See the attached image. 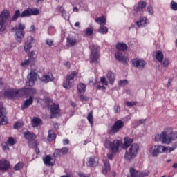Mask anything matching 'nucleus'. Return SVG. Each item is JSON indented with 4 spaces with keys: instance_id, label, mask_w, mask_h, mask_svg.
I'll use <instances>...</instances> for the list:
<instances>
[{
    "instance_id": "nucleus-1",
    "label": "nucleus",
    "mask_w": 177,
    "mask_h": 177,
    "mask_svg": "<svg viewBox=\"0 0 177 177\" xmlns=\"http://www.w3.org/2000/svg\"><path fill=\"white\" fill-rule=\"evenodd\" d=\"M177 131H172L171 129L167 128L160 134H156L155 136V142H162L165 145H169L172 140H176Z\"/></svg>"
},
{
    "instance_id": "nucleus-2",
    "label": "nucleus",
    "mask_w": 177,
    "mask_h": 177,
    "mask_svg": "<svg viewBox=\"0 0 177 177\" xmlns=\"http://www.w3.org/2000/svg\"><path fill=\"white\" fill-rule=\"evenodd\" d=\"M39 15V10L38 8H28L20 13V10H15L13 16L10 19V21H16L19 17H30V16H38Z\"/></svg>"
},
{
    "instance_id": "nucleus-3",
    "label": "nucleus",
    "mask_w": 177,
    "mask_h": 177,
    "mask_svg": "<svg viewBox=\"0 0 177 177\" xmlns=\"http://www.w3.org/2000/svg\"><path fill=\"white\" fill-rule=\"evenodd\" d=\"M12 30L15 32L16 41H17V42H21V41H23V39L24 38V34H26V32L24 31V30H26V25L20 22L18 24L15 25Z\"/></svg>"
},
{
    "instance_id": "nucleus-4",
    "label": "nucleus",
    "mask_w": 177,
    "mask_h": 177,
    "mask_svg": "<svg viewBox=\"0 0 177 177\" xmlns=\"http://www.w3.org/2000/svg\"><path fill=\"white\" fill-rule=\"evenodd\" d=\"M10 13L8 10H3L0 14V32H3L6 30V26L9 23Z\"/></svg>"
},
{
    "instance_id": "nucleus-5",
    "label": "nucleus",
    "mask_w": 177,
    "mask_h": 177,
    "mask_svg": "<svg viewBox=\"0 0 177 177\" xmlns=\"http://www.w3.org/2000/svg\"><path fill=\"white\" fill-rule=\"evenodd\" d=\"M104 146L109 150H111L112 153H118L120 147L122 146V141L115 140L113 142L106 140L104 142Z\"/></svg>"
},
{
    "instance_id": "nucleus-6",
    "label": "nucleus",
    "mask_w": 177,
    "mask_h": 177,
    "mask_svg": "<svg viewBox=\"0 0 177 177\" xmlns=\"http://www.w3.org/2000/svg\"><path fill=\"white\" fill-rule=\"evenodd\" d=\"M139 150V145L136 143L133 144L129 150H127L124 154V158L127 161H131L133 160L136 156H138V151Z\"/></svg>"
},
{
    "instance_id": "nucleus-7",
    "label": "nucleus",
    "mask_w": 177,
    "mask_h": 177,
    "mask_svg": "<svg viewBox=\"0 0 177 177\" xmlns=\"http://www.w3.org/2000/svg\"><path fill=\"white\" fill-rule=\"evenodd\" d=\"M89 48L91 49L90 63H97V59H99V46L91 44Z\"/></svg>"
},
{
    "instance_id": "nucleus-8",
    "label": "nucleus",
    "mask_w": 177,
    "mask_h": 177,
    "mask_svg": "<svg viewBox=\"0 0 177 177\" xmlns=\"http://www.w3.org/2000/svg\"><path fill=\"white\" fill-rule=\"evenodd\" d=\"M77 77V71H73L71 74H68L66 77V80L64 81L63 87L65 89H70L73 86V80Z\"/></svg>"
},
{
    "instance_id": "nucleus-9",
    "label": "nucleus",
    "mask_w": 177,
    "mask_h": 177,
    "mask_svg": "<svg viewBox=\"0 0 177 177\" xmlns=\"http://www.w3.org/2000/svg\"><path fill=\"white\" fill-rule=\"evenodd\" d=\"M166 148L162 145H153L149 149L152 157H157L160 153H165Z\"/></svg>"
},
{
    "instance_id": "nucleus-10",
    "label": "nucleus",
    "mask_w": 177,
    "mask_h": 177,
    "mask_svg": "<svg viewBox=\"0 0 177 177\" xmlns=\"http://www.w3.org/2000/svg\"><path fill=\"white\" fill-rule=\"evenodd\" d=\"M24 135V138L28 140L29 146H31L32 143V146H38V141L35 140V139H37V136L34 133L27 131L25 132Z\"/></svg>"
},
{
    "instance_id": "nucleus-11",
    "label": "nucleus",
    "mask_w": 177,
    "mask_h": 177,
    "mask_svg": "<svg viewBox=\"0 0 177 177\" xmlns=\"http://www.w3.org/2000/svg\"><path fill=\"white\" fill-rule=\"evenodd\" d=\"M125 125V122L121 120H118L114 122V124L111 126L110 133H118L124 126Z\"/></svg>"
},
{
    "instance_id": "nucleus-12",
    "label": "nucleus",
    "mask_w": 177,
    "mask_h": 177,
    "mask_svg": "<svg viewBox=\"0 0 177 177\" xmlns=\"http://www.w3.org/2000/svg\"><path fill=\"white\" fill-rule=\"evenodd\" d=\"M21 93L20 89L9 88L4 91V96L7 99H15L19 96V94Z\"/></svg>"
},
{
    "instance_id": "nucleus-13",
    "label": "nucleus",
    "mask_w": 177,
    "mask_h": 177,
    "mask_svg": "<svg viewBox=\"0 0 177 177\" xmlns=\"http://www.w3.org/2000/svg\"><path fill=\"white\" fill-rule=\"evenodd\" d=\"M115 59L116 60H118V62H121V63H123L124 66H128V62L129 61V59L124 55L122 52L117 51L115 53Z\"/></svg>"
},
{
    "instance_id": "nucleus-14",
    "label": "nucleus",
    "mask_w": 177,
    "mask_h": 177,
    "mask_svg": "<svg viewBox=\"0 0 177 177\" xmlns=\"http://www.w3.org/2000/svg\"><path fill=\"white\" fill-rule=\"evenodd\" d=\"M34 44H35V39L32 37H29L24 46L26 53H30V50H31Z\"/></svg>"
},
{
    "instance_id": "nucleus-15",
    "label": "nucleus",
    "mask_w": 177,
    "mask_h": 177,
    "mask_svg": "<svg viewBox=\"0 0 177 177\" xmlns=\"http://www.w3.org/2000/svg\"><path fill=\"white\" fill-rule=\"evenodd\" d=\"M132 64L133 67H136L138 70H143V68H145V66H146V61L135 58L132 59Z\"/></svg>"
},
{
    "instance_id": "nucleus-16",
    "label": "nucleus",
    "mask_w": 177,
    "mask_h": 177,
    "mask_svg": "<svg viewBox=\"0 0 177 177\" xmlns=\"http://www.w3.org/2000/svg\"><path fill=\"white\" fill-rule=\"evenodd\" d=\"M147 24H150V21H149V19L146 17L141 16L139 18V20L136 21V28L138 30V28H140V27H146Z\"/></svg>"
},
{
    "instance_id": "nucleus-17",
    "label": "nucleus",
    "mask_w": 177,
    "mask_h": 177,
    "mask_svg": "<svg viewBox=\"0 0 177 177\" xmlns=\"http://www.w3.org/2000/svg\"><path fill=\"white\" fill-rule=\"evenodd\" d=\"M6 113V109L3 108L2 104H0V125H6V124H8V118L3 115Z\"/></svg>"
},
{
    "instance_id": "nucleus-18",
    "label": "nucleus",
    "mask_w": 177,
    "mask_h": 177,
    "mask_svg": "<svg viewBox=\"0 0 177 177\" xmlns=\"http://www.w3.org/2000/svg\"><path fill=\"white\" fill-rule=\"evenodd\" d=\"M38 75L35 72H31L30 75H28V81L26 83V86H34L35 81H37Z\"/></svg>"
},
{
    "instance_id": "nucleus-19",
    "label": "nucleus",
    "mask_w": 177,
    "mask_h": 177,
    "mask_svg": "<svg viewBox=\"0 0 177 177\" xmlns=\"http://www.w3.org/2000/svg\"><path fill=\"white\" fill-rule=\"evenodd\" d=\"M145 8H146V2L140 1L138 5L133 7V12H136V13L142 12L145 10Z\"/></svg>"
},
{
    "instance_id": "nucleus-20",
    "label": "nucleus",
    "mask_w": 177,
    "mask_h": 177,
    "mask_svg": "<svg viewBox=\"0 0 177 177\" xmlns=\"http://www.w3.org/2000/svg\"><path fill=\"white\" fill-rule=\"evenodd\" d=\"M99 164V158L96 156H91L86 163L87 167H96Z\"/></svg>"
},
{
    "instance_id": "nucleus-21",
    "label": "nucleus",
    "mask_w": 177,
    "mask_h": 177,
    "mask_svg": "<svg viewBox=\"0 0 177 177\" xmlns=\"http://www.w3.org/2000/svg\"><path fill=\"white\" fill-rule=\"evenodd\" d=\"M10 165L9 161L2 159L0 160V171H8L9 169Z\"/></svg>"
},
{
    "instance_id": "nucleus-22",
    "label": "nucleus",
    "mask_w": 177,
    "mask_h": 177,
    "mask_svg": "<svg viewBox=\"0 0 177 177\" xmlns=\"http://www.w3.org/2000/svg\"><path fill=\"white\" fill-rule=\"evenodd\" d=\"M34 103V97L32 95H30L28 99L25 100L24 104L21 106V110H24L26 109H28L31 104Z\"/></svg>"
},
{
    "instance_id": "nucleus-23",
    "label": "nucleus",
    "mask_w": 177,
    "mask_h": 177,
    "mask_svg": "<svg viewBox=\"0 0 177 177\" xmlns=\"http://www.w3.org/2000/svg\"><path fill=\"white\" fill-rule=\"evenodd\" d=\"M53 80V75L51 73H48L43 75L41 78V81L44 82V84H48V82H50V81Z\"/></svg>"
},
{
    "instance_id": "nucleus-24",
    "label": "nucleus",
    "mask_w": 177,
    "mask_h": 177,
    "mask_svg": "<svg viewBox=\"0 0 177 177\" xmlns=\"http://www.w3.org/2000/svg\"><path fill=\"white\" fill-rule=\"evenodd\" d=\"M77 44V39L73 36H68L66 38V45L69 48L74 46Z\"/></svg>"
},
{
    "instance_id": "nucleus-25",
    "label": "nucleus",
    "mask_w": 177,
    "mask_h": 177,
    "mask_svg": "<svg viewBox=\"0 0 177 177\" xmlns=\"http://www.w3.org/2000/svg\"><path fill=\"white\" fill-rule=\"evenodd\" d=\"M21 92H24L25 95H28L30 96H34V95L37 94V90L32 88H27L20 89Z\"/></svg>"
},
{
    "instance_id": "nucleus-26",
    "label": "nucleus",
    "mask_w": 177,
    "mask_h": 177,
    "mask_svg": "<svg viewBox=\"0 0 177 177\" xmlns=\"http://www.w3.org/2000/svg\"><path fill=\"white\" fill-rule=\"evenodd\" d=\"M51 118L53 114H59L60 113V107L58 104H53L50 107Z\"/></svg>"
},
{
    "instance_id": "nucleus-27",
    "label": "nucleus",
    "mask_w": 177,
    "mask_h": 177,
    "mask_svg": "<svg viewBox=\"0 0 177 177\" xmlns=\"http://www.w3.org/2000/svg\"><path fill=\"white\" fill-rule=\"evenodd\" d=\"M133 143V139L129 137H125L124 139L123 149H128Z\"/></svg>"
},
{
    "instance_id": "nucleus-28",
    "label": "nucleus",
    "mask_w": 177,
    "mask_h": 177,
    "mask_svg": "<svg viewBox=\"0 0 177 177\" xmlns=\"http://www.w3.org/2000/svg\"><path fill=\"white\" fill-rule=\"evenodd\" d=\"M53 158H52V156L50 155H47L44 158H43V161L45 164V165H48V167H53V163L50 161H52Z\"/></svg>"
},
{
    "instance_id": "nucleus-29",
    "label": "nucleus",
    "mask_w": 177,
    "mask_h": 177,
    "mask_svg": "<svg viewBox=\"0 0 177 177\" xmlns=\"http://www.w3.org/2000/svg\"><path fill=\"white\" fill-rule=\"evenodd\" d=\"M116 49L118 52H125L128 49V46L124 43L119 42L116 44Z\"/></svg>"
},
{
    "instance_id": "nucleus-30",
    "label": "nucleus",
    "mask_w": 177,
    "mask_h": 177,
    "mask_svg": "<svg viewBox=\"0 0 177 177\" xmlns=\"http://www.w3.org/2000/svg\"><path fill=\"white\" fill-rule=\"evenodd\" d=\"M42 125V120L41 118L34 117L32 120V126L33 128H35V127H39Z\"/></svg>"
},
{
    "instance_id": "nucleus-31",
    "label": "nucleus",
    "mask_w": 177,
    "mask_h": 177,
    "mask_svg": "<svg viewBox=\"0 0 177 177\" xmlns=\"http://www.w3.org/2000/svg\"><path fill=\"white\" fill-rule=\"evenodd\" d=\"M106 77L111 84V85H113L114 84V81H115V74L111 71H109Z\"/></svg>"
},
{
    "instance_id": "nucleus-32",
    "label": "nucleus",
    "mask_w": 177,
    "mask_h": 177,
    "mask_svg": "<svg viewBox=\"0 0 177 177\" xmlns=\"http://www.w3.org/2000/svg\"><path fill=\"white\" fill-rule=\"evenodd\" d=\"M156 59L159 63H162V62H164V53L160 50L157 51L156 53Z\"/></svg>"
},
{
    "instance_id": "nucleus-33",
    "label": "nucleus",
    "mask_w": 177,
    "mask_h": 177,
    "mask_svg": "<svg viewBox=\"0 0 177 177\" xmlns=\"http://www.w3.org/2000/svg\"><path fill=\"white\" fill-rule=\"evenodd\" d=\"M104 169L102 171L104 175H106L107 172L110 171V163L107 160H104Z\"/></svg>"
},
{
    "instance_id": "nucleus-34",
    "label": "nucleus",
    "mask_w": 177,
    "mask_h": 177,
    "mask_svg": "<svg viewBox=\"0 0 177 177\" xmlns=\"http://www.w3.org/2000/svg\"><path fill=\"white\" fill-rule=\"evenodd\" d=\"M77 91L80 93H84L86 91V85L81 83L77 86Z\"/></svg>"
},
{
    "instance_id": "nucleus-35",
    "label": "nucleus",
    "mask_w": 177,
    "mask_h": 177,
    "mask_svg": "<svg viewBox=\"0 0 177 177\" xmlns=\"http://www.w3.org/2000/svg\"><path fill=\"white\" fill-rule=\"evenodd\" d=\"M98 32L102 35L107 34V32H109V28L104 26V25H101V26L98 29Z\"/></svg>"
},
{
    "instance_id": "nucleus-36",
    "label": "nucleus",
    "mask_w": 177,
    "mask_h": 177,
    "mask_svg": "<svg viewBox=\"0 0 177 177\" xmlns=\"http://www.w3.org/2000/svg\"><path fill=\"white\" fill-rule=\"evenodd\" d=\"M96 23L98 24H100L101 26L106 25V18L104 17H100L97 19H95Z\"/></svg>"
},
{
    "instance_id": "nucleus-37",
    "label": "nucleus",
    "mask_w": 177,
    "mask_h": 177,
    "mask_svg": "<svg viewBox=\"0 0 177 177\" xmlns=\"http://www.w3.org/2000/svg\"><path fill=\"white\" fill-rule=\"evenodd\" d=\"M57 10L60 12L63 18L66 19V17H67V13H66V10H64V8H63L61 6H58L57 7Z\"/></svg>"
},
{
    "instance_id": "nucleus-38",
    "label": "nucleus",
    "mask_w": 177,
    "mask_h": 177,
    "mask_svg": "<svg viewBox=\"0 0 177 177\" xmlns=\"http://www.w3.org/2000/svg\"><path fill=\"white\" fill-rule=\"evenodd\" d=\"M56 139V134H55V132L52 130L48 131V140L52 141L55 140Z\"/></svg>"
},
{
    "instance_id": "nucleus-39",
    "label": "nucleus",
    "mask_w": 177,
    "mask_h": 177,
    "mask_svg": "<svg viewBox=\"0 0 177 177\" xmlns=\"http://www.w3.org/2000/svg\"><path fill=\"white\" fill-rule=\"evenodd\" d=\"M24 167V163L23 162H19L14 167V171H21Z\"/></svg>"
},
{
    "instance_id": "nucleus-40",
    "label": "nucleus",
    "mask_w": 177,
    "mask_h": 177,
    "mask_svg": "<svg viewBox=\"0 0 177 177\" xmlns=\"http://www.w3.org/2000/svg\"><path fill=\"white\" fill-rule=\"evenodd\" d=\"M130 176L128 177H139V171H136L133 168H130Z\"/></svg>"
},
{
    "instance_id": "nucleus-41",
    "label": "nucleus",
    "mask_w": 177,
    "mask_h": 177,
    "mask_svg": "<svg viewBox=\"0 0 177 177\" xmlns=\"http://www.w3.org/2000/svg\"><path fill=\"white\" fill-rule=\"evenodd\" d=\"M165 149H166V153H171V151H174L175 149H177V142H174L172 147H165Z\"/></svg>"
},
{
    "instance_id": "nucleus-42",
    "label": "nucleus",
    "mask_w": 177,
    "mask_h": 177,
    "mask_svg": "<svg viewBox=\"0 0 177 177\" xmlns=\"http://www.w3.org/2000/svg\"><path fill=\"white\" fill-rule=\"evenodd\" d=\"M93 111H91L90 113H88L87 115V120L88 122H90L91 127H93Z\"/></svg>"
},
{
    "instance_id": "nucleus-43",
    "label": "nucleus",
    "mask_w": 177,
    "mask_h": 177,
    "mask_svg": "<svg viewBox=\"0 0 177 177\" xmlns=\"http://www.w3.org/2000/svg\"><path fill=\"white\" fill-rule=\"evenodd\" d=\"M28 59L30 60L32 63H34V62H35V52L32 50L30 53H29Z\"/></svg>"
},
{
    "instance_id": "nucleus-44",
    "label": "nucleus",
    "mask_w": 177,
    "mask_h": 177,
    "mask_svg": "<svg viewBox=\"0 0 177 177\" xmlns=\"http://www.w3.org/2000/svg\"><path fill=\"white\" fill-rule=\"evenodd\" d=\"M7 143L10 146H13L14 145H16V140H15V138H13L12 137H9L8 138Z\"/></svg>"
},
{
    "instance_id": "nucleus-45",
    "label": "nucleus",
    "mask_w": 177,
    "mask_h": 177,
    "mask_svg": "<svg viewBox=\"0 0 177 177\" xmlns=\"http://www.w3.org/2000/svg\"><path fill=\"white\" fill-rule=\"evenodd\" d=\"M92 34H93V27L87 28L86 30V35H87V37H91Z\"/></svg>"
},
{
    "instance_id": "nucleus-46",
    "label": "nucleus",
    "mask_w": 177,
    "mask_h": 177,
    "mask_svg": "<svg viewBox=\"0 0 177 177\" xmlns=\"http://www.w3.org/2000/svg\"><path fill=\"white\" fill-rule=\"evenodd\" d=\"M162 64L163 67L167 68L168 66H169V59L168 58H165L163 62H162Z\"/></svg>"
},
{
    "instance_id": "nucleus-47",
    "label": "nucleus",
    "mask_w": 177,
    "mask_h": 177,
    "mask_svg": "<svg viewBox=\"0 0 177 177\" xmlns=\"http://www.w3.org/2000/svg\"><path fill=\"white\" fill-rule=\"evenodd\" d=\"M170 7L172 10L176 11L177 10V3L175 1H171L170 3Z\"/></svg>"
},
{
    "instance_id": "nucleus-48",
    "label": "nucleus",
    "mask_w": 177,
    "mask_h": 177,
    "mask_svg": "<svg viewBox=\"0 0 177 177\" xmlns=\"http://www.w3.org/2000/svg\"><path fill=\"white\" fill-rule=\"evenodd\" d=\"M118 84H119V86H125V85H128V80H120Z\"/></svg>"
},
{
    "instance_id": "nucleus-49",
    "label": "nucleus",
    "mask_w": 177,
    "mask_h": 177,
    "mask_svg": "<svg viewBox=\"0 0 177 177\" xmlns=\"http://www.w3.org/2000/svg\"><path fill=\"white\" fill-rule=\"evenodd\" d=\"M32 61H31L30 59H26L24 62H23L21 65L22 66V67H27V66H28V64H30V63H31Z\"/></svg>"
},
{
    "instance_id": "nucleus-50",
    "label": "nucleus",
    "mask_w": 177,
    "mask_h": 177,
    "mask_svg": "<svg viewBox=\"0 0 177 177\" xmlns=\"http://www.w3.org/2000/svg\"><path fill=\"white\" fill-rule=\"evenodd\" d=\"M147 12H148L149 15L153 16L154 15V10H153V7L151 6H149L147 8Z\"/></svg>"
},
{
    "instance_id": "nucleus-51",
    "label": "nucleus",
    "mask_w": 177,
    "mask_h": 177,
    "mask_svg": "<svg viewBox=\"0 0 177 177\" xmlns=\"http://www.w3.org/2000/svg\"><path fill=\"white\" fill-rule=\"evenodd\" d=\"M125 104L127 105L128 107H132L133 106H136V102H135V101H131V102L127 101L125 102Z\"/></svg>"
},
{
    "instance_id": "nucleus-52",
    "label": "nucleus",
    "mask_w": 177,
    "mask_h": 177,
    "mask_svg": "<svg viewBox=\"0 0 177 177\" xmlns=\"http://www.w3.org/2000/svg\"><path fill=\"white\" fill-rule=\"evenodd\" d=\"M23 125H24V124L20 122H16L14 124V129H19V128H21V127H23Z\"/></svg>"
},
{
    "instance_id": "nucleus-53",
    "label": "nucleus",
    "mask_w": 177,
    "mask_h": 177,
    "mask_svg": "<svg viewBox=\"0 0 177 177\" xmlns=\"http://www.w3.org/2000/svg\"><path fill=\"white\" fill-rule=\"evenodd\" d=\"M1 147H2L3 150L9 151V144L8 142H3L1 144Z\"/></svg>"
},
{
    "instance_id": "nucleus-54",
    "label": "nucleus",
    "mask_w": 177,
    "mask_h": 177,
    "mask_svg": "<svg viewBox=\"0 0 177 177\" xmlns=\"http://www.w3.org/2000/svg\"><path fill=\"white\" fill-rule=\"evenodd\" d=\"M53 39H46V44L48 45V46H52L53 45Z\"/></svg>"
},
{
    "instance_id": "nucleus-55",
    "label": "nucleus",
    "mask_w": 177,
    "mask_h": 177,
    "mask_svg": "<svg viewBox=\"0 0 177 177\" xmlns=\"http://www.w3.org/2000/svg\"><path fill=\"white\" fill-rule=\"evenodd\" d=\"M60 154H62V149H55L54 152V157H60Z\"/></svg>"
},
{
    "instance_id": "nucleus-56",
    "label": "nucleus",
    "mask_w": 177,
    "mask_h": 177,
    "mask_svg": "<svg viewBox=\"0 0 177 177\" xmlns=\"http://www.w3.org/2000/svg\"><path fill=\"white\" fill-rule=\"evenodd\" d=\"M113 110L115 111V114H118V113H120V111H121V107L119 105H115L113 107Z\"/></svg>"
},
{
    "instance_id": "nucleus-57",
    "label": "nucleus",
    "mask_w": 177,
    "mask_h": 177,
    "mask_svg": "<svg viewBox=\"0 0 177 177\" xmlns=\"http://www.w3.org/2000/svg\"><path fill=\"white\" fill-rule=\"evenodd\" d=\"M100 82H101V84H102V85H105L106 86L109 85V83L107 82L106 77H101Z\"/></svg>"
},
{
    "instance_id": "nucleus-58",
    "label": "nucleus",
    "mask_w": 177,
    "mask_h": 177,
    "mask_svg": "<svg viewBox=\"0 0 177 177\" xmlns=\"http://www.w3.org/2000/svg\"><path fill=\"white\" fill-rule=\"evenodd\" d=\"M62 154H67L68 153V147H63L61 149Z\"/></svg>"
},
{
    "instance_id": "nucleus-59",
    "label": "nucleus",
    "mask_w": 177,
    "mask_h": 177,
    "mask_svg": "<svg viewBox=\"0 0 177 177\" xmlns=\"http://www.w3.org/2000/svg\"><path fill=\"white\" fill-rule=\"evenodd\" d=\"M80 99L82 102H87L88 97L84 95H80Z\"/></svg>"
},
{
    "instance_id": "nucleus-60",
    "label": "nucleus",
    "mask_w": 177,
    "mask_h": 177,
    "mask_svg": "<svg viewBox=\"0 0 177 177\" xmlns=\"http://www.w3.org/2000/svg\"><path fill=\"white\" fill-rule=\"evenodd\" d=\"M146 176H149V173L138 172V177H146Z\"/></svg>"
},
{
    "instance_id": "nucleus-61",
    "label": "nucleus",
    "mask_w": 177,
    "mask_h": 177,
    "mask_svg": "<svg viewBox=\"0 0 177 177\" xmlns=\"http://www.w3.org/2000/svg\"><path fill=\"white\" fill-rule=\"evenodd\" d=\"M78 175L80 177H89L88 174H85L84 173L82 172H79Z\"/></svg>"
},
{
    "instance_id": "nucleus-62",
    "label": "nucleus",
    "mask_w": 177,
    "mask_h": 177,
    "mask_svg": "<svg viewBox=\"0 0 177 177\" xmlns=\"http://www.w3.org/2000/svg\"><path fill=\"white\" fill-rule=\"evenodd\" d=\"M69 143H70V140H68V139H66L63 140V145L64 146H66V145H69Z\"/></svg>"
},
{
    "instance_id": "nucleus-63",
    "label": "nucleus",
    "mask_w": 177,
    "mask_h": 177,
    "mask_svg": "<svg viewBox=\"0 0 177 177\" xmlns=\"http://www.w3.org/2000/svg\"><path fill=\"white\" fill-rule=\"evenodd\" d=\"M33 147H35V152L37 154H39V153H41V151H39V148H38L37 146H33Z\"/></svg>"
},
{
    "instance_id": "nucleus-64",
    "label": "nucleus",
    "mask_w": 177,
    "mask_h": 177,
    "mask_svg": "<svg viewBox=\"0 0 177 177\" xmlns=\"http://www.w3.org/2000/svg\"><path fill=\"white\" fill-rule=\"evenodd\" d=\"M64 66L67 68H70V62H65L64 63Z\"/></svg>"
}]
</instances>
